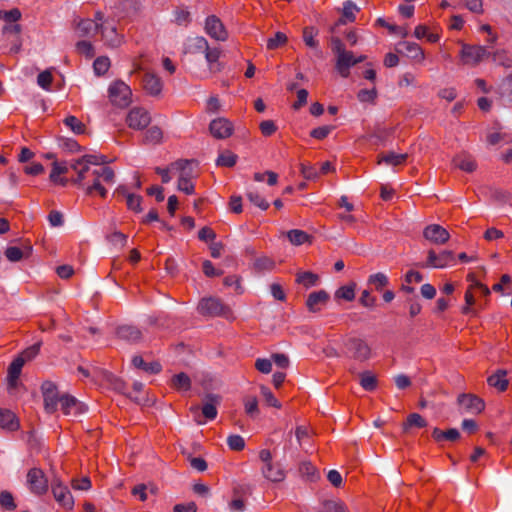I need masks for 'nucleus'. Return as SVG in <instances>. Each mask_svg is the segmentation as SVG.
<instances>
[{
	"mask_svg": "<svg viewBox=\"0 0 512 512\" xmlns=\"http://www.w3.org/2000/svg\"><path fill=\"white\" fill-rule=\"evenodd\" d=\"M79 186H86V194L94 195L98 193L102 198L107 195V190L102 185V182L111 184L114 182L115 173L110 167L94 168Z\"/></svg>",
	"mask_w": 512,
	"mask_h": 512,
	"instance_id": "nucleus-1",
	"label": "nucleus"
},
{
	"mask_svg": "<svg viewBox=\"0 0 512 512\" xmlns=\"http://www.w3.org/2000/svg\"><path fill=\"white\" fill-rule=\"evenodd\" d=\"M110 160L105 155H96V154H86L81 158L74 160L70 163V168L74 170L77 174V177L72 180V182L76 185H80L85 179L88 178V175L93 169H91L90 165L99 167H106L105 164L109 163Z\"/></svg>",
	"mask_w": 512,
	"mask_h": 512,
	"instance_id": "nucleus-2",
	"label": "nucleus"
},
{
	"mask_svg": "<svg viewBox=\"0 0 512 512\" xmlns=\"http://www.w3.org/2000/svg\"><path fill=\"white\" fill-rule=\"evenodd\" d=\"M198 312L207 317H230L232 311L229 306L225 305L221 299L216 297H208L200 300L197 306Z\"/></svg>",
	"mask_w": 512,
	"mask_h": 512,
	"instance_id": "nucleus-3",
	"label": "nucleus"
},
{
	"mask_svg": "<svg viewBox=\"0 0 512 512\" xmlns=\"http://www.w3.org/2000/svg\"><path fill=\"white\" fill-rule=\"evenodd\" d=\"M345 354L357 361L365 362L371 358L372 350L369 344L362 338L351 337L345 343Z\"/></svg>",
	"mask_w": 512,
	"mask_h": 512,
	"instance_id": "nucleus-4",
	"label": "nucleus"
},
{
	"mask_svg": "<svg viewBox=\"0 0 512 512\" xmlns=\"http://www.w3.org/2000/svg\"><path fill=\"white\" fill-rule=\"evenodd\" d=\"M131 88L121 80H116L108 88L110 102L120 108H125L131 103Z\"/></svg>",
	"mask_w": 512,
	"mask_h": 512,
	"instance_id": "nucleus-5",
	"label": "nucleus"
},
{
	"mask_svg": "<svg viewBox=\"0 0 512 512\" xmlns=\"http://www.w3.org/2000/svg\"><path fill=\"white\" fill-rule=\"evenodd\" d=\"M490 53L484 46L463 44L460 57L464 65L476 66Z\"/></svg>",
	"mask_w": 512,
	"mask_h": 512,
	"instance_id": "nucleus-6",
	"label": "nucleus"
},
{
	"mask_svg": "<svg viewBox=\"0 0 512 512\" xmlns=\"http://www.w3.org/2000/svg\"><path fill=\"white\" fill-rule=\"evenodd\" d=\"M27 484L33 494L43 495L48 491V480L40 468L34 467L28 471Z\"/></svg>",
	"mask_w": 512,
	"mask_h": 512,
	"instance_id": "nucleus-7",
	"label": "nucleus"
},
{
	"mask_svg": "<svg viewBox=\"0 0 512 512\" xmlns=\"http://www.w3.org/2000/svg\"><path fill=\"white\" fill-rule=\"evenodd\" d=\"M41 391L44 400V408L48 413H54L60 404V398L57 386L51 381H45L41 385Z\"/></svg>",
	"mask_w": 512,
	"mask_h": 512,
	"instance_id": "nucleus-8",
	"label": "nucleus"
},
{
	"mask_svg": "<svg viewBox=\"0 0 512 512\" xmlns=\"http://www.w3.org/2000/svg\"><path fill=\"white\" fill-rule=\"evenodd\" d=\"M455 256L451 250H443L437 254L434 250H429L427 253V262L421 267L431 268H445L454 263Z\"/></svg>",
	"mask_w": 512,
	"mask_h": 512,
	"instance_id": "nucleus-9",
	"label": "nucleus"
},
{
	"mask_svg": "<svg viewBox=\"0 0 512 512\" xmlns=\"http://www.w3.org/2000/svg\"><path fill=\"white\" fill-rule=\"evenodd\" d=\"M126 122L130 128L142 130L150 124L151 117L144 108L135 107L129 111Z\"/></svg>",
	"mask_w": 512,
	"mask_h": 512,
	"instance_id": "nucleus-10",
	"label": "nucleus"
},
{
	"mask_svg": "<svg viewBox=\"0 0 512 512\" xmlns=\"http://www.w3.org/2000/svg\"><path fill=\"white\" fill-rule=\"evenodd\" d=\"M423 237L435 245H443L450 239V234L441 225L430 224L424 228Z\"/></svg>",
	"mask_w": 512,
	"mask_h": 512,
	"instance_id": "nucleus-11",
	"label": "nucleus"
},
{
	"mask_svg": "<svg viewBox=\"0 0 512 512\" xmlns=\"http://www.w3.org/2000/svg\"><path fill=\"white\" fill-rule=\"evenodd\" d=\"M21 32V25L17 23H5V25L2 28L3 36L11 42L10 51L12 53H18L21 50Z\"/></svg>",
	"mask_w": 512,
	"mask_h": 512,
	"instance_id": "nucleus-12",
	"label": "nucleus"
},
{
	"mask_svg": "<svg viewBox=\"0 0 512 512\" xmlns=\"http://www.w3.org/2000/svg\"><path fill=\"white\" fill-rule=\"evenodd\" d=\"M458 404L466 411L472 414H479L485 408L483 399L474 394H460L457 398Z\"/></svg>",
	"mask_w": 512,
	"mask_h": 512,
	"instance_id": "nucleus-13",
	"label": "nucleus"
},
{
	"mask_svg": "<svg viewBox=\"0 0 512 512\" xmlns=\"http://www.w3.org/2000/svg\"><path fill=\"white\" fill-rule=\"evenodd\" d=\"M62 412L67 416L77 417L86 411V406L69 394L62 395L60 398Z\"/></svg>",
	"mask_w": 512,
	"mask_h": 512,
	"instance_id": "nucleus-14",
	"label": "nucleus"
},
{
	"mask_svg": "<svg viewBox=\"0 0 512 512\" xmlns=\"http://www.w3.org/2000/svg\"><path fill=\"white\" fill-rule=\"evenodd\" d=\"M51 486L55 500L64 508L72 509L74 506V499L68 487L64 486L58 480H54Z\"/></svg>",
	"mask_w": 512,
	"mask_h": 512,
	"instance_id": "nucleus-15",
	"label": "nucleus"
},
{
	"mask_svg": "<svg viewBox=\"0 0 512 512\" xmlns=\"http://www.w3.org/2000/svg\"><path fill=\"white\" fill-rule=\"evenodd\" d=\"M205 31L211 38L218 41H225L228 38V33L223 23L215 15L207 17L205 22Z\"/></svg>",
	"mask_w": 512,
	"mask_h": 512,
	"instance_id": "nucleus-16",
	"label": "nucleus"
},
{
	"mask_svg": "<svg viewBox=\"0 0 512 512\" xmlns=\"http://www.w3.org/2000/svg\"><path fill=\"white\" fill-rule=\"evenodd\" d=\"M355 56L352 51L345 50L336 56L335 69L343 78H348L351 67L355 66Z\"/></svg>",
	"mask_w": 512,
	"mask_h": 512,
	"instance_id": "nucleus-17",
	"label": "nucleus"
},
{
	"mask_svg": "<svg viewBox=\"0 0 512 512\" xmlns=\"http://www.w3.org/2000/svg\"><path fill=\"white\" fill-rule=\"evenodd\" d=\"M209 130L215 138L226 139L232 135L234 127L228 119L219 117L211 121Z\"/></svg>",
	"mask_w": 512,
	"mask_h": 512,
	"instance_id": "nucleus-18",
	"label": "nucleus"
},
{
	"mask_svg": "<svg viewBox=\"0 0 512 512\" xmlns=\"http://www.w3.org/2000/svg\"><path fill=\"white\" fill-rule=\"evenodd\" d=\"M142 88L148 95L158 96L162 92L163 83L157 75L147 72L142 78Z\"/></svg>",
	"mask_w": 512,
	"mask_h": 512,
	"instance_id": "nucleus-19",
	"label": "nucleus"
},
{
	"mask_svg": "<svg viewBox=\"0 0 512 512\" xmlns=\"http://www.w3.org/2000/svg\"><path fill=\"white\" fill-rule=\"evenodd\" d=\"M221 403V396L217 394H207L201 407L202 414L207 420H214L217 417V407Z\"/></svg>",
	"mask_w": 512,
	"mask_h": 512,
	"instance_id": "nucleus-20",
	"label": "nucleus"
},
{
	"mask_svg": "<svg viewBox=\"0 0 512 512\" xmlns=\"http://www.w3.org/2000/svg\"><path fill=\"white\" fill-rule=\"evenodd\" d=\"M398 52L406 53L408 57L419 63L423 62L425 59L423 49L417 43L414 42H400L398 44Z\"/></svg>",
	"mask_w": 512,
	"mask_h": 512,
	"instance_id": "nucleus-21",
	"label": "nucleus"
},
{
	"mask_svg": "<svg viewBox=\"0 0 512 512\" xmlns=\"http://www.w3.org/2000/svg\"><path fill=\"white\" fill-rule=\"evenodd\" d=\"M329 300V294L325 290L312 292L308 295L306 300V307L310 312H318L322 305H325Z\"/></svg>",
	"mask_w": 512,
	"mask_h": 512,
	"instance_id": "nucleus-22",
	"label": "nucleus"
},
{
	"mask_svg": "<svg viewBox=\"0 0 512 512\" xmlns=\"http://www.w3.org/2000/svg\"><path fill=\"white\" fill-rule=\"evenodd\" d=\"M454 167L459 168L467 173H472L477 168V163L474 158L466 153H460L452 159Z\"/></svg>",
	"mask_w": 512,
	"mask_h": 512,
	"instance_id": "nucleus-23",
	"label": "nucleus"
},
{
	"mask_svg": "<svg viewBox=\"0 0 512 512\" xmlns=\"http://www.w3.org/2000/svg\"><path fill=\"white\" fill-rule=\"evenodd\" d=\"M116 334L118 338L131 342L137 343L142 338L141 331L132 325H122L117 328Z\"/></svg>",
	"mask_w": 512,
	"mask_h": 512,
	"instance_id": "nucleus-24",
	"label": "nucleus"
},
{
	"mask_svg": "<svg viewBox=\"0 0 512 512\" xmlns=\"http://www.w3.org/2000/svg\"><path fill=\"white\" fill-rule=\"evenodd\" d=\"M20 427L18 418L9 409L0 408V428L7 431H16Z\"/></svg>",
	"mask_w": 512,
	"mask_h": 512,
	"instance_id": "nucleus-25",
	"label": "nucleus"
},
{
	"mask_svg": "<svg viewBox=\"0 0 512 512\" xmlns=\"http://www.w3.org/2000/svg\"><path fill=\"white\" fill-rule=\"evenodd\" d=\"M25 364L24 357H16L8 367V385L9 387H15L17 384V380L21 374L22 368Z\"/></svg>",
	"mask_w": 512,
	"mask_h": 512,
	"instance_id": "nucleus-26",
	"label": "nucleus"
},
{
	"mask_svg": "<svg viewBox=\"0 0 512 512\" xmlns=\"http://www.w3.org/2000/svg\"><path fill=\"white\" fill-rule=\"evenodd\" d=\"M32 253V246L25 245L23 248L16 246H9L6 248L4 254L10 262H18L23 258H28Z\"/></svg>",
	"mask_w": 512,
	"mask_h": 512,
	"instance_id": "nucleus-27",
	"label": "nucleus"
},
{
	"mask_svg": "<svg viewBox=\"0 0 512 512\" xmlns=\"http://www.w3.org/2000/svg\"><path fill=\"white\" fill-rule=\"evenodd\" d=\"M132 364L136 368L141 369L149 374H158L162 370V366L158 361H152L148 363L144 361V359L139 355H136L132 358Z\"/></svg>",
	"mask_w": 512,
	"mask_h": 512,
	"instance_id": "nucleus-28",
	"label": "nucleus"
},
{
	"mask_svg": "<svg viewBox=\"0 0 512 512\" xmlns=\"http://www.w3.org/2000/svg\"><path fill=\"white\" fill-rule=\"evenodd\" d=\"M249 491V487L239 485L233 489L234 498L229 503L232 512H243L245 509V500L241 497V493Z\"/></svg>",
	"mask_w": 512,
	"mask_h": 512,
	"instance_id": "nucleus-29",
	"label": "nucleus"
},
{
	"mask_svg": "<svg viewBox=\"0 0 512 512\" xmlns=\"http://www.w3.org/2000/svg\"><path fill=\"white\" fill-rule=\"evenodd\" d=\"M506 375L507 372L505 370H497L494 374L488 377L487 383L489 386L496 388L499 392H504L509 384Z\"/></svg>",
	"mask_w": 512,
	"mask_h": 512,
	"instance_id": "nucleus-30",
	"label": "nucleus"
},
{
	"mask_svg": "<svg viewBox=\"0 0 512 512\" xmlns=\"http://www.w3.org/2000/svg\"><path fill=\"white\" fill-rule=\"evenodd\" d=\"M170 383H171V387L179 392L189 391L191 389V385H192L190 377L184 372L175 374L171 378Z\"/></svg>",
	"mask_w": 512,
	"mask_h": 512,
	"instance_id": "nucleus-31",
	"label": "nucleus"
},
{
	"mask_svg": "<svg viewBox=\"0 0 512 512\" xmlns=\"http://www.w3.org/2000/svg\"><path fill=\"white\" fill-rule=\"evenodd\" d=\"M99 29L101 30L102 37L108 46L117 47L121 44V37L118 35L114 26L104 27L103 24H101Z\"/></svg>",
	"mask_w": 512,
	"mask_h": 512,
	"instance_id": "nucleus-32",
	"label": "nucleus"
},
{
	"mask_svg": "<svg viewBox=\"0 0 512 512\" xmlns=\"http://www.w3.org/2000/svg\"><path fill=\"white\" fill-rule=\"evenodd\" d=\"M358 10L359 9L354 2L350 0L344 2L342 17L337 21V25H344L347 22H354L356 19L355 12Z\"/></svg>",
	"mask_w": 512,
	"mask_h": 512,
	"instance_id": "nucleus-33",
	"label": "nucleus"
},
{
	"mask_svg": "<svg viewBox=\"0 0 512 512\" xmlns=\"http://www.w3.org/2000/svg\"><path fill=\"white\" fill-rule=\"evenodd\" d=\"M262 473L266 479L272 482H281L285 478V472L279 465L269 464L268 466H263Z\"/></svg>",
	"mask_w": 512,
	"mask_h": 512,
	"instance_id": "nucleus-34",
	"label": "nucleus"
},
{
	"mask_svg": "<svg viewBox=\"0 0 512 512\" xmlns=\"http://www.w3.org/2000/svg\"><path fill=\"white\" fill-rule=\"evenodd\" d=\"M299 473L307 481L314 482L320 475L316 467L309 461H303L299 464Z\"/></svg>",
	"mask_w": 512,
	"mask_h": 512,
	"instance_id": "nucleus-35",
	"label": "nucleus"
},
{
	"mask_svg": "<svg viewBox=\"0 0 512 512\" xmlns=\"http://www.w3.org/2000/svg\"><path fill=\"white\" fill-rule=\"evenodd\" d=\"M205 58L209 64V69L213 73L221 71V64L218 62L220 57V50L218 48L211 49L208 47L204 52Z\"/></svg>",
	"mask_w": 512,
	"mask_h": 512,
	"instance_id": "nucleus-36",
	"label": "nucleus"
},
{
	"mask_svg": "<svg viewBox=\"0 0 512 512\" xmlns=\"http://www.w3.org/2000/svg\"><path fill=\"white\" fill-rule=\"evenodd\" d=\"M427 426V421L418 413H411L408 415L406 421L402 424L404 433H407L410 428H424Z\"/></svg>",
	"mask_w": 512,
	"mask_h": 512,
	"instance_id": "nucleus-37",
	"label": "nucleus"
},
{
	"mask_svg": "<svg viewBox=\"0 0 512 512\" xmlns=\"http://www.w3.org/2000/svg\"><path fill=\"white\" fill-rule=\"evenodd\" d=\"M318 33V29L313 26L304 27L302 37L305 45L312 49L318 48L319 42L315 39Z\"/></svg>",
	"mask_w": 512,
	"mask_h": 512,
	"instance_id": "nucleus-38",
	"label": "nucleus"
},
{
	"mask_svg": "<svg viewBox=\"0 0 512 512\" xmlns=\"http://www.w3.org/2000/svg\"><path fill=\"white\" fill-rule=\"evenodd\" d=\"M162 138V130L158 126H152L145 132L143 142L148 145H157Z\"/></svg>",
	"mask_w": 512,
	"mask_h": 512,
	"instance_id": "nucleus-39",
	"label": "nucleus"
},
{
	"mask_svg": "<svg viewBox=\"0 0 512 512\" xmlns=\"http://www.w3.org/2000/svg\"><path fill=\"white\" fill-rule=\"evenodd\" d=\"M289 241L296 246L302 245L305 242L310 241L311 236L305 231L300 229H292L287 232Z\"/></svg>",
	"mask_w": 512,
	"mask_h": 512,
	"instance_id": "nucleus-40",
	"label": "nucleus"
},
{
	"mask_svg": "<svg viewBox=\"0 0 512 512\" xmlns=\"http://www.w3.org/2000/svg\"><path fill=\"white\" fill-rule=\"evenodd\" d=\"M407 158H408V154H406V153L397 154L394 152H388V153L382 154L380 156L379 163L384 162L387 165L397 166V165L404 163Z\"/></svg>",
	"mask_w": 512,
	"mask_h": 512,
	"instance_id": "nucleus-41",
	"label": "nucleus"
},
{
	"mask_svg": "<svg viewBox=\"0 0 512 512\" xmlns=\"http://www.w3.org/2000/svg\"><path fill=\"white\" fill-rule=\"evenodd\" d=\"M100 25L101 24H98L96 21L85 19L80 21L77 30L80 36H86L99 30Z\"/></svg>",
	"mask_w": 512,
	"mask_h": 512,
	"instance_id": "nucleus-42",
	"label": "nucleus"
},
{
	"mask_svg": "<svg viewBox=\"0 0 512 512\" xmlns=\"http://www.w3.org/2000/svg\"><path fill=\"white\" fill-rule=\"evenodd\" d=\"M318 279V275L309 271L298 273L296 276V282L302 284L306 288L315 286Z\"/></svg>",
	"mask_w": 512,
	"mask_h": 512,
	"instance_id": "nucleus-43",
	"label": "nucleus"
},
{
	"mask_svg": "<svg viewBox=\"0 0 512 512\" xmlns=\"http://www.w3.org/2000/svg\"><path fill=\"white\" fill-rule=\"evenodd\" d=\"M493 61L505 68L512 67V55L505 50H497L492 55Z\"/></svg>",
	"mask_w": 512,
	"mask_h": 512,
	"instance_id": "nucleus-44",
	"label": "nucleus"
},
{
	"mask_svg": "<svg viewBox=\"0 0 512 512\" xmlns=\"http://www.w3.org/2000/svg\"><path fill=\"white\" fill-rule=\"evenodd\" d=\"M360 385L366 391H373L377 387V378L369 371L360 375Z\"/></svg>",
	"mask_w": 512,
	"mask_h": 512,
	"instance_id": "nucleus-45",
	"label": "nucleus"
},
{
	"mask_svg": "<svg viewBox=\"0 0 512 512\" xmlns=\"http://www.w3.org/2000/svg\"><path fill=\"white\" fill-rule=\"evenodd\" d=\"M368 284L373 285L377 291H381L389 284V280L384 273L378 272L369 276Z\"/></svg>",
	"mask_w": 512,
	"mask_h": 512,
	"instance_id": "nucleus-46",
	"label": "nucleus"
},
{
	"mask_svg": "<svg viewBox=\"0 0 512 512\" xmlns=\"http://www.w3.org/2000/svg\"><path fill=\"white\" fill-rule=\"evenodd\" d=\"M238 156L231 151L221 153L217 160L216 165L222 167H233L237 162Z\"/></svg>",
	"mask_w": 512,
	"mask_h": 512,
	"instance_id": "nucleus-47",
	"label": "nucleus"
},
{
	"mask_svg": "<svg viewBox=\"0 0 512 512\" xmlns=\"http://www.w3.org/2000/svg\"><path fill=\"white\" fill-rule=\"evenodd\" d=\"M288 41V38L283 32H276L273 37L267 40V49L268 50H276L279 47L285 45Z\"/></svg>",
	"mask_w": 512,
	"mask_h": 512,
	"instance_id": "nucleus-48",
	"label": "nucleus"
},
{
	"mask_svg": "<svg viewBox=\"0 0 512 512\" xmlns=\"http://www.w3.org/2000/svg\"><path fill=\"white\" fill-rule=\"evenodd\" d=\"M194 160H178L173 162L170 167L172 169H177L180 171V177L186 176L188 179L191 180L192 177V171L188 169V166L192 163H194Z\"/></svg>",
	"mask_w": 512,
	"mask_h": 512,
	"instance_id": "nucleus-49",
	"label": "nucleus"
},
{
	"mask_svg": "<svg viewBox=\"0 0 512 512\" xmlns=\"http://www.w3.org/2000/svg\"><path fill=\"white\" fill-rule=\"evenodd\" d=\"M110 67V60L108 57L101 56L94 60L93 68L94 72L98 76L104 75Z\"/></svg>",
	"mask_w": 512,
	"mask_h": 512,
	"instance_id": "nucleus-50",
	"label": "nucleus"
},
{
	"mask_svg": "<svg viewBox=\"0 0 512 512\" xmlns=\"http://www.w3.org/2000/svg\"><path fill=\"white\" fill-rule=\"evenodd\" d=\"M104 377L115 391L126 394V384L122 379L116 377L111 373H105Z\"/></svg>",
	"mask_w": 512,
	"mask_h": 512,
	"instance_id": "nucleus-51",
	"label": "nucleus"
},
{
	"mask_svg": "<svg viewBox=\"0 0 512 512\" xmlns=\"http://www.w3.org/2000/svg\"><path fill=\"white\" fill-rule=\"evenodd\" d=\"M0 506L8 511L16 509L17 506L12 493L6 490L0 492Z\"/></svg>",
	"mask_w": 512,
	"mask_h": 512,
	"instance_id": "nucleus-52",
	"label": "nucleus"
},
{
	"mask_svg": "<svg viewBox=\"0 0 512 512\" xmlns=\"http://www.w3.org/2000/svg\"><path fill=\"white\" fill-rule=\"evenodd\" d=\"M142 196L137 194H127L126 205L127 208L135 213L142 212Z\"/></svg>",
	"mask_w": 512,
	"mask_h": 512,
	"instance_id": "nucleus-53",
	"label": "nucleus"
},
{
	"mask_svg": "<svg viewBox=\"0 0 512 512\" xmlns=\"http://www.w3.org/2000/svg\"><path fill=\"white\" fill-rule=\"evenodd\" d=\"M21 16V11L18 8H13L9 11L0 10V19L5 23H17Z\"/></svg>",
	"mask_w": 512,
	"mask_h": 512,
	"instance_id": "nucleus-54",
	"label": "nucleus"
},
{
	"mask_svg": "<svg viewBox=\"0 0 512 512\" xmlns=\"http://www.w3.org/2000/svg\"><path fill=\"white\" fill-rule=\"evenodd\" d=\"M64 123L76 134H82L85 131V125L75 116L66 117Z\"/></svg>",
	"mask_w": 512,
	"mask_h": 512,
	"instance_id": "nucleus-55",
	"label": "nucleus"
},
{
	"mask_svg": "<svg viewBox=\"0 0 512 512\" xmlns=\"http://www.w3.org/2000/svg\"><path fill=\"white\" fill-rule=\"evenodd\" d=\"M246 196L251 203L261 210H267L269 208V203L258 192L250 191Z\"/></svg>",
	"mask_w": 512,
	"mask_h": 512,
	"instance_id": "nucleus-56",
	"label": "nucleus"
},
{
	"mask_svg": "<svg viewBox=\"0 0 512 512\" xmlns=\"http://www.w3.org/2000/svg\"><path fill=\"white\" fill-rule=\"evenodd\" d=\"M335 297L338 299H344L346 301H352L355 298L354 285L342 286L335 292Z\"/></svg>",
	"mask_w": 512,
	"mask_h": 512,
	"instance_id": "nucleus-57",
	"label": "nucleus"
},
{
	"mask_svg": "<svg viewBox=\"0 0 512 512\" xmlns=\"http://www.w3.org/2000/svg\"><path fill=\"white\" fill-rule=\"evenodd\" d=\"M377 95V90L374 87L372 89H361L357 93V98L360 102L374 103L375 99L377 98Z\"/></svg>",
	"mask_w": 512,
	"mask_h": 512,
	"instance_id": "nucleus-58",
	"label": "nucleus"
},
{
	"mask_svg": "<svg viewBox=\"0 0 512 512\" xmlns=\"http://www.w3.org/2000/svg\"><path fill=\"white\" fill-rule=\"evenodd\" d=\"M334 129V126L324 125L310 131V136L317 140L325 139Z\"/></svg>",
	"mask_w": 512,
	"mask_h": 512,
	"instance_id": "nucleus-59",
	"label": "nucleus"
},
{
	"mask_svg": "<svg viewBox=\"0 0 512 512\" xmlns=\"http://www.w3.org/2000/svg\"><path fill=\"white\" fill-rule=\"evenodd\" d=\"M52 81H53V76H52V73L50 70L42 71L37 76L38 85L45 90L50 89Z\"/></svg>",
	"mask_w": 512,
	"mask_h": 512,
	"instance_id": "nucleus-60",
	"label": "nucleus"
},
{
	"mask_svg": "<svg viewBox=\"0 0 512 512\" xmlns=\"http://www.w3.org/2000/svg\"><path fill=\"white\" fill-rule=\"evenodd\" d=\"M245 412L254 416L258 413V400L255 396H246L244 398Z\"/></svg>",
	"mask_w": 512,
	"mask_h": 512,
	"instance_id": "nucleus-61",
	"label": "nucleus"
},
{
	"mask_svg": "<svg viewBox=\"0 0 512 512\" xmlns=\"http://www.w3.org/2000/svg\"><path fill=\"white\" fill-rule=\"evenodd\" d=\"M227 444L231 450L241 451L245 447V441L240 435H230Z\"/></svg>",
	"mask_w": 512,
	"mask_h": 512,
	"instance_id": "nucleus-62",
	"label": "nucleus"
},
{
	"mask_svg": "<svg viewBox=\"0 0 512 512\" xmlns=\"http://www.w3.org/2000/svg\"><path fill=\"white\" fill-rule=\"evenodd\" d=\"M177 187H178V190H180L188 195H192L195 190L194 184L186 176L179 177Z\"/></svg>",
	"mask_w": 512,
	"mask_h": 512,
	"instance_id": "nucleus-63",
	"label": "nucleus"
},
{
	"mask_svg": "<svg viewBox=\"0 0 512 512\" xmlns=\"http://www.w3.org/2000/svg\"><path fill=\"white\" fill-rule=\"evenodd\" d=\"M501 94L503 97L507 98L509 102H512V74L503 81Z\"/></svg>",
	"mask_w": 512,
	"mask_h": 512,
	"instance_id": "nucleus-64",
	"label": "nucleus"
}]
</instances>
